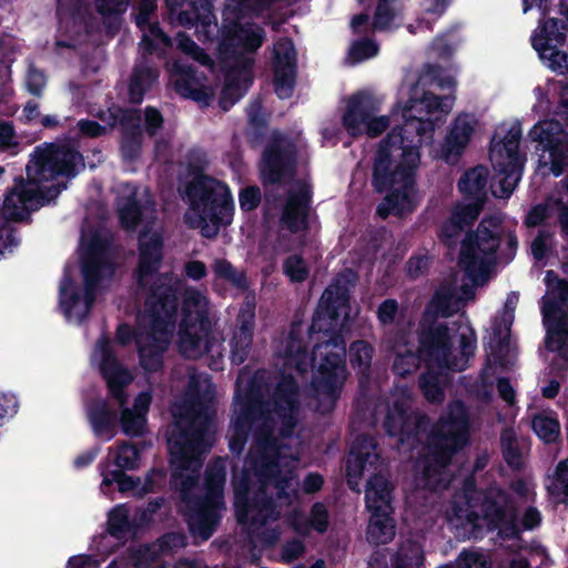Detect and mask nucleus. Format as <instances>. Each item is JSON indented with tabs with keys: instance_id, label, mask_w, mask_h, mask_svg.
<instances>
[{
	"instance_id": "nucleus-1",
	"label": "nucleus",
	"mask_w": 568,
	"mask_h": 568,
	"mask_svg": "<svg viewBox=\"0 0 568 568\" xmlns=\"http://www.w3.org/2000/svg\"><path fill=\"white\" fill-rule=\"evenodd\" d=\"M356 274L347 270L339 273L324 290L314 311L308 328L310 338L317 337L311 353L304 341L301 328L292 324L285 341L284 357L287 365L294 367L300 374L312 369V389L318 399L317 410L322 414L331 413L338 399L347 377L346 347L342 334V314L348 316L349 286Z\"/></svg>"
},
{
	"instance_id": "nucleus-2",
	"label": "nucleus",
	"mask_w": 568,
	"mask_h": 568,
	"mask_svg": "<svg viewBox=\"0 0 568 568\" xmlns=\"http://www.w3.org/2000/svg\"><path fill=\"white\" fill-rule=\"evenodd\" d=\"M234 406V414L260 422L254 427L245 464L263 471L268 468L266 464L281 463L286 447L282 439L291 438L298 424L301 402L295 377L281 375L267 397L262 384L252 378L244 393H236Z\"/></svg>"
},
{
	"instance_id": "nucleus-3",
	"label": "nucleus",
	"mask_w": 568,
	"mask_h": 568,
	"mask_svg": "<svg viewBox=\"0 0 568 568\" xmlns=\"http://www.w3.org/2000/svg\"><path fill=\"white\" fill-rule=\"evenodd\" d=\"M378 143L372 166L371 184L376 193H387L377 206V214L386 219L403 216L416 209V173L420 164V148L426 132L425 121L407 115Z\"/></svg>"
},
{
	"instance_id": "nucleus-4",
	"label": "nucleus",
	"mask_w": 568,
	"mask_h": 568,
	"mask_svg": "<svg viewBox=\"0 0 568 568\" xmlns=\"http://www.w3.org/2000/svg\"><path fill=\"white\" fill-rule=\"evenodd\" d=\"M266 466L258 471L255 465H246L240 478L233 479V505L236 520L250 539L270 549L278 541L281 529L266 525L280 518L283 505L292 503L295 474L293 469H283L281 463Z\"/></svg>"
},
{
	"instance_id": "nucleus-5",
	"label": "nucleus",
	"mask_w": 568,
	"mask_h": 568,
	"mask_svg": "<svg viewBox=\"0 0 568 568\" xmlns=\"http://www.w3.org/2000/svg\"><path fill=\"white\" fill-rule=\"evenodd\" d=\"M210 418L200 409L186 408L166 430L168 449L171 456L170 463L173 467L171 485L180 491L181 501L186 509V521L192 534L204 539L202 527V507H196L194 498H201L200 494L193 493L199 484L196 474H186V470L197 471L203 464V455L209 453L212 442L209 435Z\"/></svg>"
},
{
	"instance_id": "nucleus-6",
	"label": "nucleus",
	"mask_w": 568,
	"mask_h": 568,
	"mask_svg": "<svg viewBox=\"0 0 568 568\" xmlns=\"http://www.w3.org/2000/svg\"><path fill=\"white\" fill-rule=\"evenodd\" d=\"M84 168L82 154L71 145L52 144L36 155L33 165H27L28 180L21 176L14 180L13 187L3 200V215L8 221H30L31 211L37 210L47 201L57 197L67 189V183H58L42 190L41 181L53 180L58 176L73 179L78 175V166Z\"/></svg>"
},
{
	"instance_id": "nucleus-7",
	"label": "nucleus",
	"mask_w": 568,
	"mask_h": 568,
	"mask_svg": "<svg viewBox=\"0 0 568 568\" xmlns=\"http://www.w3.org/2000/svg\"><path fill=\"white\" fill-rule=\"evenodd\" d=\"M178 308V290L164 276L158 277L144 301V313L149 321L146 342L136 339L139 364L146 373H158L164 366V353L176 327Z\"/></svg>"
},
{
	"instance_id": "nucleus-8",
	"label": "nucleus",
	"mask_w": 568,
	"mask_h": 568,
	"mask_svg": "<svg viewBox=\"0 0 568 568\" xmlns=\"http://www.w3.org/2000/svg\"><path fill=\"white\" fill-rule=\"evenodd\" d=\"M185 194L191 210L185 222L199 229L203 237L214 239L222 226L231 224L234 202L226 184L212 176H200L186 184Z\"/></svg>"
},
{
	"instance_id": "nucleus-9",
	"label": "nucleus",
	"mask_w": 568,
	"mask_h": 568,
	"mask_svg": "<svg viewBox=\"0 0 568 568\" xmlns=\"http://www.w3.org/2000/svg\"><path fill=\"white\" fill-rule=\"evenodd\" d=\"M278 0H240L233 7L227 6L223 11V24L221 28V40L217 45L219 59L221 62H234L243 64L244 71L252 69L253 60L244 53H254L263 44L265 31L256 23L242 24L244 8L255 14H261L276 3Z\"/></svg>"
},
{
	"instance_id": "nucleus-10",
	"label": "nucleus",
	"mask_w": 568,
	"mask_h": 568,
	"mask_svg": "<svg viewBox=\"0 0 568 568\" xmlns=\"http://www.w3.org/2000/svg\"><path fill=\"white\" fill-rule=\"evenodd\" d=\"M467 504L469 538L478 540L496 531L497 536L505 540L506 536L517 534L514 525L516 501L506 489L493 485L475 490L474 495L467 498Z\"/></svg>"
},
{
	"instance_id": "nucleus-11",
	"label": "nucleus",
	"mask_w": 568,
	"mask_h": 568,
	"mask_svg": "<svg viewBox=\"0 0 568 568\" xmlns=\"http://www.w3.org/2000/svg\"><path fill=\"white\" fill-rule=\"evenodd\" d=\"M469 415L465 403L460 399L448 404L435 426L427 434V459L425 474L434 465L438 469L450 465L453 457L469 443Z\"/></svg>"
},
{
	"instance_id": "nucleus-12",
	"label": "nucleus",
	"mask_w": 568,
	"mask_h": 568,
	"mask_svg": "<svg viewBox=\"0 0 568 568\" xmlns=\"http://www.w3.org/2000/svg\"><path fill=\"white\" fill-rule=\"evenodd\" d=\"M503 235V219L497 215L483 217L475 231L466 233L460 243L458 266L467 277L475 281L496 264Z\"/></svg>"
},
{
	"instance_id": "nucleus-13",
	"label": "nucleus",
	"mask_w": 568,
	"mask_h": 568,
	"mask_svg": "<svg viewBox=\"0 0 568 568\" xmlns=\"http://www.w3.org/2000/svg\"><path fill=\"white\" fill-rule=\"evenodd\" d=\"M216 342L206 303L199 295L185 298L178 329L181 354L194 359L202 357L212 352Z\"/></svg>"
},
{
	"instance_id": "nucleus-14",
	"label": "nucleus",
	"mask_w": 568,
	"mask_h": 568,
	"mask_svg": "<svg viewBox=\"0 0 568 568\" xmlns=\"http://www.w3.org/2000/svg\"><path fill=\"white\" fill-rule=\"evenodd\" d=\"M393 491V484L383 474H373L367 480L365 501L371 513L367 526V539L371 544L386 545L395 537Z\"/></svg>"
},
{
	"instance_id": "nucleus-15",
	"label": "nucleus",
	"mask_w": 568,
	"mask_h": 568,
	"mask_svg": "<svg viewBox=\"0 0 568 568\" xmlns=\"http://www.w3.org/2000/svg\"><path fill=\"white\" fill-rule=\"evenodd\" d=\"M430 426L426 414L413 410L405 398H396L387 406L383 428L390 437H397L398 444L413 450L423 444V438Z\"/></svg>"
},
{
	"instance_id": "nucleus-16",
	"label": "nucleus",
	"mask_w": 568,
	"mask_h": 568,
	"mask_svg": "<svg viewBox=\"0 0 568 568\" xmlns=\"http://www.w3.org/2000/svg\"><path fill=\"white\" fill-rule=\"evenodd\" d=\"M297 148L287 136L274 133L266 142L258 163L263 185H277L296 175Z\"/></svg>"
},
{
	"instance_id": "nucleus-17",
	"label": "nucleus",
	"mask_w": 568,
	"mask_h": 568,
	"mask_svg": "<svg viewBox=\"0 0 568 568\" xmlns=\"http://www.w3.org/2000/svg\"><path fill=\"white\" fill-rule=\"evenodd\" d=\"M417 341L423 362L428 366L439 368H455L453 342L450 329L446 322H438L435 315H430L428 308L424 312L417 328Z\"/></svg>"
},
{
	"instance_id": "nucleus-18",
	"label": "nucleus",
	"mask_w": 568,
	"mask_h": 568,
	"mask_svg": "<svg viewBox=\"0 0 568 568\" xmlns=\"http://www.w3.org/2000/svg\"><path fill=\"white\" fill-rule=\"evenodd\" d=\"M521 126L519 123L511 125L505 138L490 148L489 160L499 178L501 196L509 197L521 179L524 158L519 154Z\"/></svg>"
},
{
	"instance_id": "nucleus-19",
	"label": "nucleus",
	"mask_w": 568,
	"mask_h": 568,
	"mask_svg": "<svg viewBox=\"0 0 568 568\" xmlns=\"http://www.w3.org/2000/svg\"><path fill=\"white\" fill-rule=\"evenodd\" d=\"M377 111L376 101L369 93L356 92L347 100L342 125L352 138L362 135L364 131L369 138H377L390 124L387 115L375 116Z\"/></svg>"
},
{
	"instance_id": "nucleus-20",
	"label": "nucleus",
	"mask_w": 568,
	"mask_h": 568,
	"mask_svg": "<svg viewBox=\"0 0 568 568\" xmlns=\"http://www.w3.org/2000/svg\"><path fill=\"white\" fill-rule=\"evenodd\" d=\"M226 467L221 459L210 462L204 473L203 486L205 493L201 498H194V505L202 507V527L204 540H207L216 530L221 520L220 510L224 508V486Z\"/></svg>"
},
{
	"instance_id": "nucleus-21",
	"label": "nucleus",
	"mask_w": 568,
	"mask_h": 568,
	"mask_svg": "<svg viewBox=\"0 0 568 568\" xmlns=\"http://www.w3.org/2000/svg\"><path fill=\"white\" fill-rule=\"evenodd\" d=\"M163 258V235L149 226L143 227L138 234V263L133 272L139 287L144 288L146 280L160 272Z\"/></svg>"
},
{
	"instance_id": "nucleus-22",
	"label": "nucleus",
	"mask_w": 568,
	"mask_h": 568,
	"mask_svg": "<svg viewBox=\"0 0 568 568\" xmlns=\"http://www.w3.org/2000/svg\"><path fill=\"white\" fill-rule=\"evenodd\" d=\"M115 205L121 227L132 232L143 222L148 213L154 211L155 202L148 190L141 195L136 184L124 183L122 193L116 196Z\"/></svg>"
},
{
	"instance_id": "nucleus-23",
	"label": "nucleus",
	"mask_w": 568,
	"mask_h": 568,
	"mask_svg": "<svg viewBox=\"0 0 568 568\" xmlns=\"http://www.w3.org/2000/svg\"><path fill=\"white\" fill-rule=\"evenodd\" d=\"M274 91L280 99L292 95L296 82V50L291 39L276 42L273 51Z\"/></svg>"
},
{
	"instance_id": "nucleus-24",
	"label": "nucleus",
	"mask_w": 568,
	"mask_h": 568,
	"mask_svg": "<svg viewBox=\"0 0 568 568\" xmlns=\"http://www.w3.org/2000/svg\"><path fill=\"white\" fill-rule=\"evenodd\" d=\"M176 75L174 89L182 98L193 100L202 106H209L214 98V89L209 85L204 72L193 65L174 63Z\"/></svg>"
},
{
	"instance_id": "nucleus-25",
	"label": "nucleus",
	"mask_w": 568,
	"mask_h": 568,
	"mask_svg": "<svg viewBox=\"0 0 568 568\" xmlns=\"http://www.w3.org/2000/svg\"><path fill=\"white\" fill-rule=\"evenodd\" d=\"M313 192L307 184L290 191L283 205L280 223L283 229L296 234L308 229Z\"/></svg>"
},
{
	"instance_id": "nucleus-26",
	"label": "nucleus",
	"mask_w": 568,
	"mask_h": 568,
	"mask_svg": "<svg viewBox=\"0 0 568 568\" xmlns=\"http://www.w3.org/2000/svg\"><path fill=\"white\" fill-rule=\"evenodd\" d=\"M377 448L378 443L374 436L359 434L355 437L345 466L349 488H353V480L356 481L363 476L367 465L376 466L379 459Z\"/></svg>"
},
{
	"instance_id": "nucleus-27",
	"label": "nucleus",
	"mask_w": 568,
	"mask_h": 568,
	"mask_svg": "<svg viewBox=\"0 0 568 568\" xmlns=\"http://www.w3.org/2000/svg\"><path fill=\"white\" fill-rule=\"evenodd\" d=\"M100 373L106 382L110 395L120 406H125L129 400L125 386L132 382V375L128 368L120 363L114 352L108 347L102 349Z\"/></svg>"
},
{
	"instance_id": "nucleus-28",
	"label": "nucleus",
	"mask_w": 568,
	"mask_h": 568,
	"mask_svg": "<svg viewBox=\"0 0 568 568\" xmlns=\"http://www.w3.org/2000/svg\"><path fill=\"white\" fill-rule=\"evenodd\" d=\"M121 125L120 152L123 161L133 163L142 153L143 131L141 116L135 110H122L119 120Z\"/></svg>"
},
{
	"instance_id": "nucleus-29",
	"label": "nucleus",
	"mask_w": 568,
	"mask_h": 568,
	"mask_svg": "<svg viewBox=\"0 0 568 568\" xmlns=\"http://www.w3.org/2000/svg\"><path fill=\"white\" fill-rule=\"evenodd\" d=\"M474 133V124L467 114L458 115L442 145V156L447 163L459 160Z\"/></svg>"
},
{
	"instance_id": "nucleus-30",
	"label": "nucleus",
	"mask_w": 568,
	"mask_h": 568,
	"mask_svg": "<svg viewBox=\"0 0 568 568\" xmlns=\"http://www.w3.org/2000/svg\"><path fill=\"white\" fill-rule=\"evenodd\" d=\"M88 422L97 437L106 436L111 439L114 436L119 424V415L109 402L103 398H93L85 405Z\"/></svg>"
},
{
	"instance_id": "nucleus-31",
	"label": "nucleus",
	"mask_w": 568,
	"mask_h": 568,
	"mask_svg": "<svg viewBox=\"0 0 568 568\" xmlns=\"http://www.w3.org/2000/svg\"><path fill=\"white\" fill-rule=\"evenodd\" d=\"M99 285L83 282V294L74 286V282L70 276H64L60 285V307L67 317L71 316L72 310L83 298L85 305L84 315H87L97 298Z\"/></svg>"
},
{
	"instance_id": "nucleus-32",
	"label": "nucleus",
	"mask_w": 568,
	"mask_h": 568,
	"mask_svg": "<svg viewBox=\"0 0 568 568\" xmlns=\"http://www.w3.org/2000/svg\"><path fill=\"white\" fill-rule=\"evenodd\" d=\"M566 24L557 18H548L531 36V45L538 52L540 59H545L546 52L552 47H562L566 42Z\"/></svg>"
},
{
	"instance_id": "nucleus-33",
	"label": "nucleus",
	"mask_w": 568,
	"mask_h": 568,
	"mask_svg": "<svg viewBox=\"0 0 568 568\" xmlns=\"http://www.w3.org/2000/svg\"><path fill=\"white\" fill-rule=\"evenodd\" d=\"M488 174V169L480 164L467 170L457 183L459 192L467 200L483 203L487 194Z\"/></svg>"
},
{
	"instance_id": "nucleus-34",
	"label": "nucleus",
	"mask_w": 568,
	"mask_h": 568,
	"mask_svg": "<svg viewBox=\"0 0 568 568\" xmlns=\"http://www.w3.org/2000/svg\"><path fill=\"white\" fill-rule=\"evenodd\" d=\"M158 69L148 63L135 64L129 81V101L132 104H141L144 95L158 81Z\"/></svg>"
},
{
	"instance_id": "nucleus-35",
	"label": "nucleus",
	"mask_w": 568,
	"mask_h": 568,
	"mask_svg": "<svg viewBox=\"0 0 568 568\" xmlns=\"http://www.w3.org/2000/svg\"><path fill=\"white\" fill-rule=\"evenodd\" d=\"M375 353L374 346L365 339L354 341L349 345V363L358 375L359 385L368 382L372 374V359Z\"/></svg>"
},
{
	"instance_id": "nucleus-36",
	"label": "nucleus",
	"mask_w": 568,
	"mask_h": 568,
	"mask_svg": "<svg viewBox=\"0 0 568 568\" xmlns=\"http://www.w3.org/2000/svg\"><path fill=\"white\" fill-rule=\"evenodd\" d=\"M544 325L546 327V347L550 352H558L561 357L568 359V314L544 322Z\"/></svg>"
},
{
	"instance_id": "nucleus-37",
	"label": "nucleus",
	"mask_w": 568,
	"mask_h": 568,
	"mask_svg": "<svg viewBox=\"0 0 568 568\" xmlns=\"http://www.w3.org/2000/svg\"><path fill=\"white\" fill-rule=\"evenodd\" d=\"M216 278L226 281L236 290L242 292L248 290L250 282L245 271H239L229 260L216 258L212 264Z\"/></svg>"
},
{
	"instance_id": "nucleus-38",
	"label": "nucleus",
	"mask_w": 568,
	"mask_h": 568,
	"mask_svg": "<svg viewBox=\"0 0 568 568\" xmlns=\"http://www.w3.org/2000/svg\"><path fill=\"white\" fill-rule=\"evenodd\" d=\"M146 443L118 442L114 456L116 469L134 470L139 467L141 453L145 449Z\"/></svg>"
},
{
	"instance_id": "nucleus-39",
	"label": "nucleus",
	"mask_w": 568,
	"mask_h": 568,
	"mask_svg": "<svg viewBox=\"0 0 568 568\" xmlns=\"http://www.w3.org/2000/svg\"><path fill=\"white\" fill-rule=\"evenodd\" d=\"M88 8L84 0H58L57 16L60 29L69 20L82 28L85 23Z\"/></svg>"
},
{
	"instance_id": "nucleus-40",
	"label": "nucleus",
	"mask_w": 568,
	"mask_h": 568,
	"mask_svg": "<svg viewBox=\"0 0 568 568\" xmlns=\"http://www.w3.org/2000/svg\"><path fill=\"white\" fill-rule=\"evenodd\" d=\"M256 423V420L234 414L232 419V435L229 442V448L233 454H242L248 440L250 434L254 433L253 426Z\"/></svg>"
},
{
	"instance_id": "nucleus-41",
	"label": "nucleus",
	"mask_w": 568,
	"mask_h": 568,
	"mask_svg": "<svg viewBox=\"0 0 568 568\" xmlns=\"http://www.w3.org/2000/svg\"><path fill=\"white\" fill-rule=\"evenodd\" d=\"M222 63L230 68L225 74L224 94H229L230 91L245 94L248 87L253 83L252 69L244 71L243 64H235L234 62Z\"/></svg>"
},
{
	"instance_id": "nucleus-42",
	"label": "nucleus",
	"mask_w": 568,
	"mask_h": 568,
	"mask_svg": "<svg viewBox=\"0 0 568 568\" xmlns=\"http://www.w3.org/2000/svg\"><path fill=\"white\" fill-rule=\"evenodd\" d=\"M542 523V515L539 509L535 506H528L523 511V515L519 517L518 507L515 505L514 508V525L517 529V534L515 536H506L505 540H519L521 539V535L524 531H531L538 528Z\"/></svg>"
},
{
	"instance_id": "nucleus-43",
	"label": "nucleus",
	"mask_w": 568,
	"mask_h": 568,
	"mask_svg": "<svg viewBox=\"0 0 568 568\" xmlns=\"http://www.w3.org/2000/svg\"><path fill=\"white\" fill-rule=\"evenodd\" d=\"M108 262L92 248L81 260V272L83 282L100 285L103 278Z\"/></svg>"
},
{
	"instance_id": "nucleus-44",
	"label": "nucleus",
	"mask_w": 568,
	"mask_h": 568,
	"mask_svg": "<svg viewBox=\"0 0 568 568\" xmlns=\"http://www.w3.org/2000/svg\"><path fill=\"white\" fill-rule=\"evenodd\" d=\"M534 433L546 444H554L560 436V424L557 417L536 414L531 420Z\"/></svg>"
},
{
	"instance_id": "nucleus-45",
	"label": "nucleus",
	"mask_w": 568,
	"mask_h": 568,
	"mask_svg": "<svg viewBox=\"0 0 568 568\" xmlns=\"http://www.w3.org/2000/svg\"><path fill=\"white\" fill-rule=\"evenodd\" d=\"M133 529L134 525L122 506H116L110 511L106 528L110 536L118 540L125 539L133 532Z\"/></svg>"
},
{
	"instance_id": "nucleus-46",
	"label": "nucleus",
	"mask_w": 568,
	"mask_h": 568,
	"mask_svg": "<svg viewBox=\"0 0 568 568\" xmlns=\"http://www.w3.org/2000/svg\"><path fill=\"white\" fill-rule=\"evenodd\" d=\"M418 384L424 397L429 403L438 404L444 400L445 394L439 384L438 373L427 369L420 374Z\"/></svg>"
},
{
	"instance_id": "nucleus-47",
	"label": "nucleus",
	"mask_w": 568,
	"mask_h": 568,
	"mask_svg": "<svg viewBox=\"0 0 568 568\" xmlns=\"http://www.w3.org/2000/svg\"><path fill=\"white\" fill-rule=\"evenodd\" d=\"M424 554L419 547L409 542L407 546H402L390 559L393 568H410L414 565H423Z\"/></svg>"
},
{
	"instance_id": "nucleus-48",
	"label": "nucleus",
	"mask_w": 568,
	"mask_h": 568,
	"mask_svg": "<svg viewBox=\"0 0 568 568\" xmlns=\"http://www.w3.org/2000/svg\"><path fill=\"white\" fill-rule=\"evenodd\" d=\"M283 273L292 283H303L310 276V268L302 255L292 254L283 262Z\"/></svg>"
},
{
	"instance_id": "nucleus-49",
	"label": "nucleus",
	"mask_w": 568,
	"mask_h": 568,
	"mask_svg": "<svg viewBox=\"0 0 568 568\" xmlns=\"http://www.w3.org/2000/svg\"><path fill=\"white\" fill-rule=\"evenodd\" d=\"M102 483L106 486L116 484L119 491H132L136 496V489L140 485V477L134 478L128 475L125 469H111L104 474Z\"/></svg>"
},
{
	"instance_id": "nucleus-50",
	"label": "nucleus",
	"mask_w": 568,
	"mask_h": 568,
	"mask_svg": "<svg viewBox=\"0 0 568 568\" xmlns=\"http://www.w3.org/2000/svg\"><path fill=\"white\" fill-rule=\"evenodd\" d=\"M255 308L256 305L254 300L245 298L236 316V325L234 329L235 332H239L243 335L248 334L254 336L256 318Z\"/></svg>"
},
{
	"instance_id": "nucleus-51",
	"label": "nucleus",
	"mask_w": 568,
	"mask_h": 568,
	"mask_svg": "<svg viewBox=\"0 0 568 568\" xmlns=\"http://www.w3.org/2000/svg\"><path fill=\"white\" fill-rule=\"evenodd\" d=\"M420 362H423V359L418 351H416V353L406 351L405 353L396 355L392 365V372L396 376L405 378L419 367Z\"/></svg>"
},
{
	"instance_id": "nucleus-52",
	"label": "nucleus",
	"mask_w": 568,
	"mask_h": 568,
	"mask_svg": "<svg viewBox=\"0 0 568 568\" xmlns=\"http://www.w3.org/2000/svg\"><path fill=\"white\" fill-rule=\"evenodd\" d=\"M528 136L531 141L538 142L542 146L544 151L560 142L554 130V123L548 121L537 122L529 130Z\"/></svg>"
},
{
	"instance_id": "nucleus-53",
	"label": "nucleus",
	"mask_w": 568,
	"mask_h": 568,
	"mask_svg": "<svg viewBox=\"0 0 568 568\" xmlns=\"http://www.w3.org/2000/svg\"><path fill=\"white\" fill-rule=\"evenodd\" d=\"M397 0H377L373 17V28L378 31L388 30L396 18V9L393 3Z\"/></svg>"
},
{
	"instance_id": "nucleus-54",
	"label": "nucleus",
	"mask_w": 568,
	"mask_h": 568,
	"mask_svg": "<svg viewBox=\"0 0 568 568\" xmlns=\"http://www.w3.org/2000/svg\"><path fill=\"white\" fill-rule=\"evenodd\" d=\"M253 344L252 335H243L239 332H233V336L231 339V362L234 365L243 364L251 352Z\"/></svg>"
},
{
	"instance_id": "nucleus-55",
	"label": "nucleus",
	"mask_w": 568,
	"mask_h": 568,
	"mask_svg": "<svg viewBox=\"0 0 568 568\" xmlns=\"http://www.w3.org/2000/svg\"><path fill=\"white\" fill-rule=\"evenodd\" d=\"M123 409L119 417L122 432L128 436H141L146 423L145 416L135 414L132 409L122 406Z\"/></svg>"
},
{
	"instance_id": "nucleus-56",
	"label": "nucleus",
	"mask_w": 568,
	"mask_h": 568,
	"mask_svg": "<svg viewBox=\"0 0 568 568\" xmlns=\"http://www.w3.org/2000/svg\"><path fill=\"white\" fill-rule=\"evenodd\" d=\"M378 53V44L369 38H362L353 42L349 57L354 62H362Z\"/></svg>"
},
{
	"instance_id": "nucleus-57",
	"label": "nucleus",
	"mask_w": 568,
	"mask_h": 568,
	"mask_svg": "<svg viewBox=\"0 0 568 568\" xmlns=\"http://www.w3.org/2000/svg\"><path fill=\"white\" fill-rule=\"evenodd\" d=\"M307 518L310 519V524L313 526L314 531L317 534L323 535L328 530L329 513L323 503H314L311 506Z\"/></svg>"
},
{
	"instance_id": "nucleus-58",
	"label": "nucleus",
	"mask_w": 568,
	"mask_h": 568,
	"mask_svg": "<svg viewBox=\"0 0 568 568\" xmlns=\"http://www.w3.org/2000/svg\"><path fill=\"white\" fill-rule=\"evenodd\" d=\"M166 475L164 470L159 468H152L146 474L143 481L140 480L139 488L136 489V496L143 497L150 493H154L164 486Z\"/></svg>"
},
{
	"instance_id": "nucleus-59",
	"label": "nucleus",
	"mask_w": 568,
	"mask_h": 568,
	"mask_svg": "<svg viewBox=\"0 0 568 568\" xmlns=\"http://www.w3.org/2000/svg\"><path fill=\"white\" fill-rule=\"evenodd\" d=\"M546 151L549 152L550 158V172L554 176L558 178L568 166V153L566 152L565 142H559L548 149Z\"/></svg>"
},
{
	"instance_id": "nucleus-60",
	"label": "nucleus",
	"mask_w": 568,
	"mask_h": 568,
	"mask_svg": "<svg viewBox=\"0 0 568 568\" xmlns=\"http://www.w3.org/2000/svg\"><path fill=\"white\" fill-rule=\"evenodd\" d=\"M262 201L261 189L257 185H247L239 192V204L243 212H252L258 207Z\"/></svg>"
},
{
	"instance_id": "nucleus-61",
	"label": "nucleus",
	"mask_w": 568,
	"mask_h": 568,
	"mask_svg": "<svg viewBox=\"0 0 568 568\" xmlns=\"http://www.w3.org/2000/svg\"><path fill=\"white\" fill-rule=\"evenodd\" d=\"M544 63L554 72L564 74L568 72V53L559 49V47H552L546 52L545 59H541Z\"/></svg>"
},
{
	"instance_id": "nucleus-62",
	"label": "nucleus",
	"mask_w": 568,
	"mask_h": 568,
	"mask_svg": "<svg viewBox=\"0 0 568 568\" xmlns=\"http://www.w3.org/2000/svg\"><path fill=\"white\" fill-rule=\"evenodd\" d=\"M478 213L479 210L477 207L466 205L452 214L450 226L458 233L465 225L471 224L477 219Z\"/></svg>"
},
{
	"instance_id": "nucleus-63",
	"label": "nucleus",
	"mask_w": 568,
	"mask_h": 568,
	"mask_svg": "<svg viewBox=\"0 0 568 568\" xmlns=\"http://www.w3.org/2000/svg\"><path fill=\"white\" fill-rule=\"evenodd\" d=\"M164 118L159 109L148 105L144 109V131L150 138L158 135L163 128Z\"/></svg>"
},
{
	"instance_id": "nucleus-64",
	"label": "nucleus",
	"mask_w": 568,
	"mask_h": 568,
	"mask_svg": "<svg viewBox=\"0 0 568 568\" xmlns=\"http://www.w3.org/2000/svg\"><path fill=\"white\" fill-rule=\"evenodd\" d=\"M549 490L552 496L568 497V460H562L557 465L555 483Z\"/></svg>"
}]
</instances>
